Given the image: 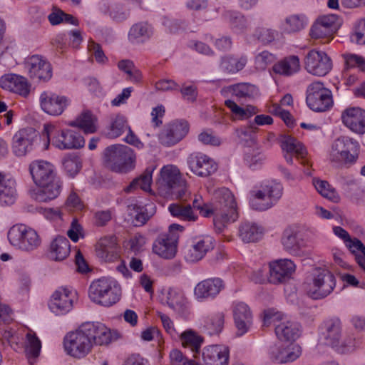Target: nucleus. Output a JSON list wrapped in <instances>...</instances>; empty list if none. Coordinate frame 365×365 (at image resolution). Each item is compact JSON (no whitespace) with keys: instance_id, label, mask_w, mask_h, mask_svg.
I'll use <instances>...</instances> for the list:
<instances>
[{"instance_id":"nucleus-14","label":"nucleus","mask_w":365,"mask_h":365,"mask_svg":"<svg viewBox=\"0 0 365 365\" xmlns=\"http://www.w3.org/2000/svg\"><path fill=\"white\" fill-rule=\"evenodd\" d=\"M215 241L210 235H201L193 237L190 245L184 250V257L187 262H197L207 253L214 249Z\"/></svg>"},{"instance_id":"nucleus-8","label":"nucleus","mask_w":365,"mask_h":365,"mask_svg":"<svg viewBox=\"0 0 365 365\" xmlns=\"http://www.w3.org/2000/svg\"><path fill=\"white\" fill-rule=\"evenodd\" d=\"M336 287V279L332 272L327 269H315L312 282L304 285L308 297L313 299H322L329 296Z\"/></svg>"},{"instance_id":"nucleus-3","label":"nucleus","mask_w":365,"mask_h":365,"mask_svg":"<svg viewBox=\"0 0 365 365\" xmlns=\"http://www.w3.org/2000/svg\"><path fill=\"white\" fill-rule=\"evenodd\" d=\"M156 186L158 193L164 197H175L181 201H187L190 198L191 193L185 180L182 178L179 170L173 165L163 167Z\"/></svg>"},{"instance_id":"nucleus-1","label":"nucleus","mask_w":365,"mask_h":365,"mask_svg":"<svg viewBox=\"0 0 365 365\" xmlns=\"http://www.w3.org/2000/svg\"><path fill=\"white\" fill-rule=\"evenodd\" d=\"M29 172L34 183L41 187L36 195L38 201L47 202L58 196L61 182L56 178L53 164L42 160H35L30 164Z\"/></svg>"},{"instance_id":"nucleus-33","label":"nucleus","mask_w":365,"mask_h":365,"mask_svg":"<svg viewBox=\"0 0 365 365\" xmlns=\"http://www.w3.org/2000/svg\"><path fill=\"white\" fill-rule=\"evenodd\" d=\"M306 101L309 108L316 112L326 111L333 104L331 93H309Z\"/></svg>"},{"instance_id":"nucleus-27","label":"nucleus","mask_w":365,"mask_h":365,"mask_svg":"<svg viewBox=\"0 0 365 365\" xmlns=\"http://www.w3.org/2000/svg\"><path fill=\"white\" fill-rule=\"evenodd\" d=\"M165 304L177 314L185 316L188 313L187 299L182 291L170 287L165 294Z\"/></svg>"},{"instance_id":"nucleus-23","label":"nucleus","mask_w":365,"mask_h":365,"mask_svg":"<svg viewBox=\"0 0 365 365\" xmlns=\"http://www.w3.org/2000/svg\"><path fill=\"white\" fill-rule=\"evenodd\" d=\"M98 257L105 262H113L120 257V246L115 235L101 237L96 245Z\"/></svg>"},{"instance_id":"nucleus-53","label":"nucleus","mask_w":365,"mask_h":365,"mask_svg":"<svg viewBox=\"0 0 365 365\" xmlns=\"http://www.w3.org/2000/svg\"><path fill=\"white\" fill-rule=\"evenodd\" d=\"M225 105L231 110L235 117L240 120L247 119L257 113L255 107L248 106L244 108L232 100H226Z\"/></svg>"},{"instance_id":"nucleus-36","label":"nucleus","mask_w":365,"mask_h":365,"mask_svg":"<svg viewBox=\"0 0 365 365\" xmlns=\"http://www.w3.org/2000/svg\"><path fill=\"white\" fill-rule=\"evenodd\" d=\"M238 235L245 243L255 242L262 237V229L256 223L242 222L238 228Z\"/></svg>"},{"instance_id":"nucleus-30","label":"nucleus","mask_w":365,"mask_h":365,"mask_svg":"<svg viewBox=\"0 0 365 365\" xmlns=\"http://www.w3.org/2000/svg\"><path fill=\"white\" fill-rule=\"evenodd\" d=\"M202 358L207 365H227L229 349L220 345L210 346L204 349Z\"/></svg>"},{"instance_id":"nucleus-26","label":"nucleus","mask_w":365,"mask_h":365,"mask_svg":"<svg viewBox=\"0 0 365 365\" xmlns=\"http://www.w3.org/2000/svg\"><path fill=\"white\" fill-rule=\"evenodd\" d=\"M224 288L222 279L218 277L209 278L197 284L194 289V295L199 300L214 298Z\"/></svg>"},{"instance_id":"nucleus-46","label":"nucleus","mask_w":365,"mask_h":365,"mask_svg":"<svg viewBox=\"0 0 365 365\" xmlns=\"http://www.w3.org/2000/svg\"><path fill=\"white\" fill-rule=\"evenodd\" d=\"M225 321L223 312H216L208 315L204 321V329L210 334H217L222 330Z\"/></svg>"},{"instance_id":"nucleus-38","label":"nucleus","mask_w":365,"mask_h":365,"mask_svg":"<svg viewBox=\"0 0 365 365\" xmlns=\"http://www.w3.org/2000/svg\"><path fill=\"white\" fill-rule=\"evenodd\" d=\"M300 63L298 56H289L273 66V71L279 75L290 76L299 71Z\"/></svg>"},{"instance_id":"nucleus-28","label":"nucleus","mask_w":365,"mask_h":365,"mask_svg":"<svg viewBox=\"0 0 365 365\" xmlns=\"http://www.w3.org/2000/svg\"><path fill=\"white\" fill-rule=\"evenodd\" d=\"M301 353L300 346L296 344H290L287 346H274L271 349L270 357L273 361L283 364L296 360Z\"/></svg>"},{"instance_id":"nucleus-35","label":"nucleus","mask_w":365,"mask_h":365,"mask_svg":"<svg viewBox=\"0 0 365 365\" xmlns=\"http://www.w3.org/2000/svg\"><path fill=\"white\" fill-rule=\"evenodd\" d=\"M279 142L283 151L288 154H294L296 158L302 160V164L305 163L306 160L304 159L307 155V150L299 140L290 135H282L280 136Z\"/></svg>"},{"instance_id":"nucleus-61","label":"nucleus","mask_w":365,"mask_h":365,"mask_svg":"<svg viewBox=\"0 0 365 365\" xmlns=\"http://www.w3.org/2000/svg\"><path fill=\"white\" fill-rule=\"evenodd\" d=\"M359 346V341L351 336H346L336 346V350L341 354L354 351Z\"/></svg>"},{"instance_id":"nucleus-4","label":"nucleus","mask_w":365,"mask_h":365,"mask_svg":"<svg viewBox=\"0 0 365 365\" xmlns=\"http://www.w3.org/2000/svg\"><path fill=\"white\" fill-rule=\"evenodd\" d=\"M42 149L48 150L50 144L59 150L78 149L84 146L83 136L71 129L57 130L55 125L46 123L42 131Z\"/></svg>"},{"instance_id":"nucleus-32","label":"nucleus","mask_w":365,"mask_h":365,"mask_svg":"<svg viewBox=\"0 0 365 365\" xmlns=\"http://www.w3.org/2000/svg\"><path fill=\"white\" fill-rule=\"evenodd\" d=\"M324 331L323 336L326 344L332 347H336L341 336L342 323L337 318H331L324 322Z\"/></svg>"},{"instance_id":"nucleus-54","label":"nucleus","mask_w":365,"mask_h":365,"mask_svg":"<svg viewBox=\"0 0 365 365\" xmlns=\"http://www.w3.org/2000/svg\"><path fill=\"white\" fill-rule=\"evenodd\" d=\"M212 83L216 84L215 88H220L221 91H255L257 89L255 85L249 83H239L227 86L225 81L218 80Z\"/></svg>"},{"instance_id":"nucleus-34","label":"nucleus","mask_w":365,"mask_h":365,"mask_svg":"<svg viewBox=\"0 0 365 365\" xmlns=\"http://www.w3.org/2000/svg\"><path fill=\"white\" fill-rule=\"evenodd\" d=\"M247 63L245 55H225L221 58L220 69L227 73H236L242 71Z\"/></svg>"},{"instance_id":"nucleus-18","label":"nucleus","mask_w":365,"mask_h":365,"mask_svg":"<svg viewBox=\"0 0 365 365\" xmlns=\"http://www.w3.org/2000/svg\"><path fill=\"white\" fill-rule=\"evenodd\" d=\"M28 74L32 80L47 82L53 76L51 64L40 55H33L26 61Z\"/></svg>"},{"instance_id":"nucleus-59","label":"nucleus","mask_w":365,"mask_h":365,"mask_svg":"<svg viewBox=\"0 0 365 365\" xmlns=\"http://www.w3.org/2000/svg\"><path fill=\"white\" fill-rule=\"evenodd\" d=\"M277 36V31L265 27L258 28L255 32V36L264 44L272 43Z\"/></svg>"},{"instance_id":"nucleus-43","label":"nucleus","mask_w":365,"mask_h":365,"mask_svg":"<svg viewBox=\"0 0 365 365\" xmlns=\"http://www.w3.org/2000/svg\"><path fill=\"white\" fill-rule=\"evenodd\" d=\"M275 333L280 340L294 341L300 334L298 324L287 321L276 325Z\"/></svg>"},{"instance_id":"nucleus-7","label":"nucleus","mask_w":365,"mask_h":365,"mask_svg":"<svg viewBox=\"0 0 365 365\" xmlns=\"http://www.w3.org/2000/svg\"><path fill=\"white\" fill-rule=\"evenodd\" d=\"M282 192V184L274 181L265 182L259 189L250 192V206L255 210H267L278 202Z\"/></svg>"},{"instance_id":"nucleus-22","label":"nucleus","mask_w":365,"mask_h":365,"mask_svg":"<svg viewBox=\"0 0 365 365\" xmlns=\"http://www.w3.org/2000/svg\"><path fill=\"white\" fill-rule=\"evenodd\" d=\"M232 313L237 335L242 336L246 334L252 325V312L250 307L242 302H234Z\"/></svg>"},{"instance_id":"nucleus-13","label":"nucleus","mask_w":365,"mask_h":365,"mask_svg":"<svg viewBox=\"0 0 365 365\" xmlns=\"http://www.w3.org/2000/svg\"><path fill=\"white\" fill-rule=\"evenodd\" d=\"M182 230L183 227L180 225H170L168 232L160 235L154 242L153 252L164 259L173 258L177 252L178 232H182Z\"/></svg>"},{"instance_id":"nucleus-50","label":"nucleus","mask_w":365,"mask_h":365,"mask_svg":"<svg viewBox=\"0 0 365 365\" xmlns=\"http://www.w3.org/2000/svg\"><path fill=\"white\" fill-rule=\"evenodd\" d=\"M62 167L65 173L73 178L81 168V162L78 156L74 153H68L61 160Z\"/></svg>"},{"instance_id":"nucleus-41","label":"nucleus","mask_w":365,"mask_h":365,"mask_svg":"<svg viewBox=\"0 0 365 365\" xmlns=\"http://www.w3.org/2000/svg\"><path fill=\"white\" fill-rule=\"evenodd\" d=\"M129 215L134 217L135 226H141L154 215L155 208L153 205H147L145 207L130 205L128 206Z\"/></svg>"},{"instance_id":"nucleus-49","label":"nucleus","mask_w":365,"mask_h":365,"mask_svg":"<svg viewBox=\"0 0 365 365\" xmlns=\"http://www.w3.org/2000/svg\"><path fill=\"white\" fill-rule=\"evenodd\" d=\"M129 127L126 118L121 114H118L112 119L106 135L110 138H116L126 131Z\"/></svg>"},{"instance_id":"nucleus-37","label":"nucleus","mask_w":365,"mask_h":365,"mask_svg":"<svg viewBox=\"0 0 365 365\" xmlns=\"http://www.w3.org/2000/svg\"><path fill=\"white\" fill-rule=\"evenodd\" d=\"M222 16L235 33H243L249 26L246 17L237 10H226Z\"/></svg>"},{"instance_id":"nucleus-5","label":"nucleus","mask_w":365,"mask_h":365,"mask_svg":"<svg viewBox=\"0 0 365 365\" xmlns=\"http://www.w3.org/2000/svg\"><path fill=\"white\" fill-rule=\"evenodd\" d=\"M63 347L72 357H85L91 349V323L84 322L76 331L68 332L64 336Z\"/></svg>"},{"instance_id":"nucleus-55","label":"nucleus","mask_w":365,"mask_h":365,"mask_svg":"<svg viewBox=\"0 0 365 365\" xmlns=\"http://www.w3.org/2000/svg\"><path fill=\"white\" fill-rule=\"evenodd\" d=\"M118 68L127 74V78L133 83H138L141 80V73L133 63L130 60H122L118 63Z\"/></svg>"},{"instance_id":"nucleus-10","label":"nucleus","mask_w":365,"mask_h":365,"mask_svg":"<svg viewBox=\"0 0 365 365\" xmlns=\"http://www.w3.org/2000/svg\"><path fill=\"white\" fill-rule=\"evenodd\" d=\"M7 237L13 247L26 252H31L41 245L36 231L24 224L13 225L7 233Z\"/></svg>"},{"instance_id":"nucleus-42","label":"nucleus","mask_w":365,"mask_h":365,"mask_svg":"<svg viewBox=\"0 0 365 365\" xmlns=\"http://www.w3.org/2000/svg\"><path fill=\"white\" fill-rule=\"evenodd\" d=\"M70 251L69 241L63 236H58L51 243L50 255L51 257L55 260L64 259L68 256Z\"/></svg>"},{"instance_id":"nucleus-62","label":"nucleus","mask_w":365,"mask_h":365,"mask_svg":"<svg viewBox=\"0 0 365 365\" xmlns=\"http://www.w3.org/2000/svg\"><path fill=\"white\" fill-rule=\"evenodd\" d=\"M343 58L347 67H357L360 71H365V58L364 57L353 53H344Z\"/></svg>"},{"instance_id":"nucleus-21","label":"nucleus","mask_w":365,"mask_h":365,"mask_svg":"<svg viewBox=\"0 0 365 365\" xmlns=\"http://www.w3.org/2000/svg\"><path fill=\"white\" fill-rule=\"evenodd\" d=\"M190 170L200 177H208L217 170V164L213 159L202 153H193L187 158Z\"/></svg>"},{"instance_id":"nucleus-6","label":"nucleus","mask_w":365,"mask_h":365,"mask_svg":"<svg viewBox=\"0 0 365 365\" xmlns=\"http://www.w3.org/2000/svg\"><path fill=\"white\" fill-rule=\"evenodd\" d=\"M103 160L113 171L125 173L134 168L135 155L127 145H113L104 150Z\"/></svg>"},{"instance_id":"nucleus-17","label":"nucleus","mask_w":365,"mask_h":365,"mask_svg":"<svg viewBox=\"0 0 365 365\" xmlns=\"http://www.w3.org/2000/svg\"><path fill=\"white\" fill-rule=\"evenodd\" d=\"M189 131V124L185 120H175L167 124L159 134L160 143L170 147L180 142Z\"/></svg>"},{"instance_id":"nucleus-16","label":"nucleus","mask_w":365,"mask_h":365,"mask_svg":"<svg viewBox=\"0 0 365 365\" xmlns=\"http://www.w3.org/2000/svg\"><path fill=\"white\" fill-rule=\"evenodd\" d=\"M38 134L32 128H22L18 130L12 138L11 150L17 157H23L31 153L35 142L38 140Z\"/></svg>"},{"instance_id":"nucleus-60","label":"nucleus","mask_w":365,"mask_h":365,"mask_svg":"<svg viewBox=\"0 0 365 365\" xmlns=\"http://www.w3.org/2000/svg\"><path fill=\"white\" fill-rule=\"evenodd\" d=\"M350 38L352 42L357 44H365V18L356 21Z\"/></svg>"},{"instance_id":"nucleus-25","label":"nucleus","mask_w":365,"mask_h":365,"mask_svg":"<svg viewBox=\"0 0 365 365\" xmlns=\"http://www.w3.org/2000/svg\"><path fill=\"white\" fill-rule=\"evenodd\" d=\"M343 124L352 132L365 133V110L359 107H349L341 113Z\"/></svg>"},{"instance_id":"nucleus-47","label":"nucleus","mask_w":365,"mask_h":365,"mask_svg":"<svg viewBox=\"0 0 365 365\" xmlns=\"http://www.w3.org/2000/svg\"><path fill=\"white\" fill-rule=\"evenodd\" d=\"M16 182L12 178H8L0 188V205H11L16 199Z\"/></svg>"},{"instance_id":"nucleus-15","label":"nucleus","mask_w":365,"mask_h":365,"mask_svg":"<svg viewBox=\"0 0 365 365\" xmlns=\"http://www.w3.org/2000/svg\"><path fill=\"white\" fill-rule=\"evenodd\" d=\"M305 68L315 76H324L332 68L331 58L324 51L317 49L310 50L304 58Z\"/></svg>"},{"instance_id":"nucleus-45","label":"nucleus","mask_w":365,"mask_h":365,"mask_svg":"<svg viewBox=\"0 0 365 365\" xmlns=\"http://www.w3.org/2000/svg\"><path fill=\"white\" fill-rule=\"evenodd\" d=\"M168 210L172 216L182 220L195 222L197 219V215L194 213L190 204L172 203L169 205Z\"/></svg>"},{"instance_id":"nucleus-44","label":"nucleus","mask_w":365,"mask_h":365,"mask_svg":"<svg viewBox=\"0 0 365 365\" xmlns=\"http://www.w3.org/2000/svg\"><path fill=\"white\" fill-rule=\"evenodd\" d=\"M152 35V26L146 22H140L130 28L128 37L133 43H143L149 39Z\"/></svg>"},{"instance_id":"nucleus-31","label":"nucleus","mask_w":365,"mask_h":365,"mask_svg":"<svg viewBox=\"0 0 365 365\" xmlns=\"http://www.w3.org/2000/svg\"><path fill=\"white\" fill-rule=\"evenodd\" d=\"M0 87L6 91H31L28 79L16 73H6L0 78Z\"/></svg>"},{"instance_id":"nucleus-40","label":"nucleus","mask_w":365,"mask_h":365,"mask_svg":"<svg viewBox=\"0 0 365 365\" xmlns=\"http://www.w3.org/2000/svg\"><path fill=\"white\" fill-rule=\"evenodd\" d=\"M284 249L293 255H300L303 242L298 237V233L292 229H286L282 237Z\"/></svg>"},{"instance_id":"nucleus-57","label":"nucleus","mask_w":365,"mask_h":365,"mask_svg":"<svg viewBox=\"0 0 365 365\" xmlns=\"http://www.w3.org/2000/svg\"><path fill=\"white\" fill-rule=\"evenodd\" d=\"M257 128L254 125L242 127L235 130V134L240 143L245 145H251L254 143L255 134Z\"/></svg>"},{"instance_id":"nucleus-20","label":"nucleus","mask_w":365,"mask_h":365,"mask_svg":"<svg viewBox=\"0 0 365 365\" xmlns=\"http://www.w3.org/2000/svg\"><path fill=\"white\" fill-rule=\"evenodd\" d=\"M76 294L71 288L60 287L52 295L49 302L51 311L56 314H65L73 308Z\"/></svg>"},{"instance_id":"nucleus-19","label":"nucleus","mask_w":365,"mask_h":365,"mask_svg":"<svg viewBox=\"0 0 365 365\" xmlns=\"http://www.w3.org/2000/svg\"><path fill=\"white\" fill-rule=\"evenodd\" d=\"M39 101L42 110L53 116L61 115L71 103L69 98L58 93H42Z\"/></svg>"},{"instance_id":"nucleus-29","label":"nucleus","mask_w":365,"mask_h":365,"mask_svg":"<svg viewBox=\"0 0 365 365\" xmlns=\"http://www.w3.org/2000/svg\"><path fill=\"white\" fill-rule=\"evenodd\" d=\"M122 337L121 334L100 322H93V342L97 345H108Z\"/></svg>"},{"instance_id":"nucleus-2","label":"nucleus","mask_w":365,"mask_h":365,"mask_svg":"<svg viewBox=\"0 0 365 365\" xmlns=\"http://www.w3.org/2000/svg\"><path fill=\"white\" fill-rule=\"evenodd\" d=\"M211 210L214 225L218 232H222L227 225L235 222L239 217L235 196L228 188L224 187L214 190Z\"/></svg>"},{"instance_id":"nucleus-24","label":"nucleus","mask_w":365,"mask_h":365,"mask_svg":"<svg viewBox=\"0 0 365 365\" xmlns=\"http://www.w3.org/2000/svg\"><path fill=\"white\" fill-rule=\"evenodd\" d=\"M296 270V265L290 259H281L269 263V281L272 284L289 280Z\"/></svg>"},{"instance_id":"nucleus-64","label":"nucleus","mask_w":365,"mask_h":365,"mask_svg":"<svg viewBox=\"0 0 365 365\" xmlns=\"http://www.w3.org/2000/svg\"><path fill=\"white\" fill-rule=\"evenodd\" d=\"M192 207L199 210L200 214L205 217H209L212 215L211 203L207 204L204 202L200 195H195Z\"/></svg>"},{"instance_id":"nucleus-58","label":"nucleus","mask_w":365,"mask_h":365,"mask_svg":"<svg viewBox=\"0 0 365 365\" xmlns=\"http://www.w3.org/2000/svg\"><path fill=\"white\" fill-rule=\"evenodd\" d=\"M275 60L276 57L274 54L267 51H263L255 56V66L257 69L263 71Z\"/></svg>"},{"instance_id":"nucleus-56","label":"nucleus","mask_w":365,"mask_h":365,"mask_svg":"<svg viewBox=\"0 0 365 365\" xmlns=\"http://www.w3.org/2000/svg\"><path fill=\"white\" fill-rule=\"evenodd\" d=\"M314 185L316 190L324 197L331 200L333 202H337L339 200L338 193L334 188H331L328 182L324 180H314Z\"/></svg>"},{"instance_id":"nucleus-52","label":"nucleus","mask_w":365,"mask_h":365,"mask_svg":"<svg viewBox=\"0 0 365 365\" xmlns=\"http://www.w3.org/2000/svg\"><path fill=\"white\" fill-rule=\"evenodd\" d=\"M71 127L78 128L85 133H91V111L83 110L73 120L67 123Z\"/></svg>"},{"instance_id":"nucleus-51","label":"nucleus","mask_w":365,"mask_h":365,"mask_svg":"<svg viewBox=\"0 0 365 365\" xmlns=\"http://www.w3.org/2000/svg\"><path fill=\"white\" fill-rule=\"evenodd\" d=\"M183 346L189 347L193 352H199L203 338L192 330L185 331L180 335Z\"/></svg>"},{"instance_id":"nucleus-39","label":"nucleus","mask_w":365,"mask_h":365,"mask_svg":"<svg viewBox=\"0 0 365 365\" xmlns=\"http://www.w3.org/2000/svg\"><path fill=\"white\" fill-rule=\"evenodd\" d=\"M308 18L304 14H292L281 22L280 29L285 34H294L304 29L308 24Z\"/></svg>"},{"instance_id":"nucleus-63","label":"nucleus","mask_w":365,"mask_h":365,"mask_svg":"<svg viewBox=\"0 0 365 365\" xmlns=\"http://www.w3.org/2000/svg\"><path fill=\"white\" fill-rule=\"evenodd\" d=\"M26 339L28 341L29 354L34 358L37 357L41 348V341L32 331H30L26 334Z\"/></svg>"},{"instance_id":"nucleus-12","label":"nucleus","mask_w":365,"mask_h":365,"mask_svg":"<svg viewBox=\"0 0 365 365\" xmlns=\"http://www.w3.org/2000/svg\"><path fill=\"white\" fill-rule=\"evenodd\" d=\"M121 297V289L106 277L93 281V302L104 307H110Z\"/></svg>"},{"instance_id":"nucleus-48","label":"nucleus","mask_w":365,"mask_h":365,"mask_svg":"<svg viewBox=\"0 0 365 365\" xmlns=\"http://www.w3.org/2000/svg\"><path fill=\"white\" fill-rule=\"evenodd\" d=\"M153 170L146 169L138 178H135L129 185L124 188L127 193L132 192L137 188H140L144 191H150L152 183Z\"/></svg>"},{"instance_id":"nucleus-11","label":"nucleus","mask_w":365,"mask_h":365,"mask_svg":"<svg viewBox=\"0 0 365 365\" xmlns=\"http://www.w3.org/2000/svg\"><path fill=\"white\" fill-rule=\"evenodd\" d=\"M359 143L347 136L336 139L330 152V160L336 163L353 164L359 156Z\"/></svg>"},{"instance_id":"nucleus-9","label":"nucleus","mask_w":365,"mask_h":365,"mask_svg":"<svg viewBox=\"0 0 365 365\" xmlns=\"http://www.w3.org/2000/svg\"><path fill=\"white\" fill-rule=\"evenodd\" d=\"M341 25L340 17L334 14L319 16L309 29L312 39L318 40L322 43H328L334 38Z\"/></svg>"}]
</instances>
